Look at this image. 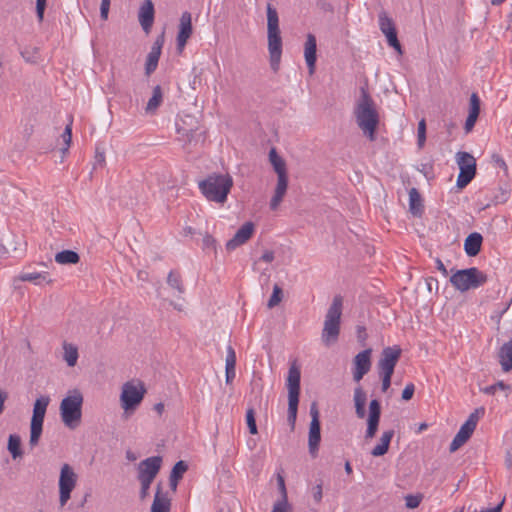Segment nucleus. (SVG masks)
Returning a JSON list of instances; mask_svg holds the SVG:
<instances>
[{
	"label": "nucleus",
	"instance_id": "nucleus-1",
	"mask_svg": "<svg viewBox=\"0 0 512 512\" xmlns=\"http://www.w3.org/2000/svg\"><path fill=\"white\" fill-rule=\"evenodd\" d=\"M354 115L358 127L370 141L375 140V132L379 124V114L374 100L366 88L361 87L360 97L354 108Z\"/></svg>",
	"mask_w": 512,
	"mask_h": 512
},
{
	"label": "nucleus",
	"instance_id": "nucleus-2",
	"mask_svg": "<svg viewBox=\"0 0 512 512\" xmlns=\"http://www.w3.org/2000/svg\"><path fill=\"white\" fill-rule=\"evenodd\" d=\"M267 30L270 67L274 72H277L280 68L282 56V39L277 11L270 4L267 6Z\"/></svg>",
	"mask_w": 512,
	"mask_h": 512
},
{
	"label": "nucleus",
	"instance_id": "nucleus-3",
	"mask_svg": "<svg viewBox=\"0 0 512 512\" xmlns=\"http://www.w3.org/2000/svg\"><path fill=\"white\" fill-rule=\"evenodd\" d=\"M84 397L80 390H69L60 403V417L63 424L69 429H76L82 419V405Z\"/></svg>",
	"mask_w": 512,
	"mask_h": 512
},
{
	"label": "nucleus",
	"instance_id": "nucleus-4",
	"mask_svg": "<svg viewBox=\"0 0 512 512\" xmlns=\"http://www.w3.org/2000/svg\"><path fill=\"white\" fill-rule=\"evenodd\" d=\"M342 310L343 298L340 295H336L326 312L321 333V340L326 346H330L336 343L338 340L340 334Z\"/></svg>",
	"mask_w": 512,
	"mask_h": 512
},
{
	"label": "nucleus",
	"instance_id": "nucleus-5",
	"mask_svg": "<svg viewBox=\"0 0 512 512\" xmlns=\"http://www.w3.org/2000/svg\"><path fill=\"white\" fill-rule=\"evenodd\" d=\"M232 184L228 175H210L199 182V189L209 201L224 203Z\"/></svg>",
	"mask_w": 512,
	"mask_h": 512
},
{
	"label": "nucleus",
	"instance_id": "nucleus-6",
	"mask_svg": "<svg viewBox=\"0 0 512 512\" xmlns=\"http://www.w3.org/2000/svg\"><path fill=\"white\" fill-rule=\"evenodd\" d=\"M487 281V276L476 267L456 270L450 277V282L455 289L465 292L482 286Z\"/></svg>",
	"mask_w": 512,
	"mask_h": 512
},
{
	"label": "nucleus",
	"instance_id": "nucleus-7",
	"mask_svg": "<svg viewBox=\"0 0 512 512\" xmlns=\"http://www.w3.org/2000/svg\"><path fill=\"white\" fill-rule=\"evenodd\" d=\"M145 393L146 388L141 381L131 380L124 383L120 394V404L124 412H134L141 404Z\"/></svg>",
	"mask_w": 512,
	"mask_h": 512
},
{
	"label": "nucleus",
	"instance_id": "nucleus-8",
	"mask_svg": "<svg viewBox=\"0 0 512 512\" xmlns=\"http://www.w3.org/2000/svg\"><path fill=\"white\" fill-rule=\"evenodd\" d=\"M269 160L278 175V183L275 193L270 201V208L272 210H276L286 193L288 182L286 177L285 161L277 154L275 148L270 149Z\"/></svg>",
	"mask_w": 512,
	"mask_h": 512
},
{
	"label": "nucleus",
	"instance_id": "nucleus-9",
	"mask_svg": "<svg viewBox=\"0 0 512 512\" xmlns=\"http://www.w3.org/2000/svg\"><path fill=\"white\" fill-rule=\"evenodd\" d=\"M49 403L50 398L48 396H40L34 403L30 424L29 444L31 447H35L39 443L43 431L44 417Z\"/></svg>",
	"mask_w": 512,
	"mask_h": 512
},
{
	"label": "nucleus",
	"instance_id": "nucleus-10",
	"mask_svg": "<svg viewBox=\"0 0 512 512\" xmlns=\"http://www.w3.org/2000/svg\"><path fill=\"white\" fill-rule=\"evenodd\" d=\"M77 482L78 475L74 468L68 463L63 464L58 479L59 504L61 507H64L71 499V494L76 488Z\"/></svg>",
	"mask_w": 512,
	"mask_h": 512
},
{
	"label": "nucleus",
	"instance_id": "nucleus-11",
	"mask_svg": "<svg viewBox=\"0 0 512 512\" xmlns=\"http://www.w3.org/2000/svg\"><path fill=\"white\" fill-rule=\"evenodd\" d=\"M456 162L459 167V174L456 185L459 188L466 187L476 175V159L468 152H457Z\"/></svg>",
	"mask_w": 512,
	"mask_h": 512
},
{
	"label": "nucleus",
	"instance_id": "nucleus-12",
	"mask_svg": "<svg viewBox=\"0 0 512 512\" xmlns=\"http://www.w3.org/2000/svg\"><path fill=\"white\" fill-rule=\"evenodd\" d=\"M301 373L295 363L290 364V421H295L299 403Z\"/></svg>",
	"mask_w": 512,
	"mask_h": 512
},
{
	"label": "nucleus",
	"instance_id": "nucleus-13",
	"mask_svg": "<svg viewBox=\"0 0 512 512\" xmlns=\"http://www.w3.org/2000/svg\"><path fill=\"white\" fill-rule=\"evenodd\" d=\"M401 356V349L399 346L386 347L381 353L378 362L379 374H392L394 373L395 366Z\"/></svg>",
	"mask_w": 512,
	"mask_h": 512
},
{
	"label": "nucleus",
	"instance_id": "nucleus-14",
	"mask_svg": "<svg viewBox=\"0 0 512 512\" xmlns=\"http://www.w3.org/2000/svg\"><path fill=\"white\" fill-rule=\"evenodd\" d=\"M310 415L312 419L309 429L308 445L310 454L312 456H315L318 451V446L321 440L319 411L316 403H312L310 407Z\"/></svg>",
	"mask_w": 512,
	"mask_h": 512
},
{
	"label": "nucleus",
	"instance_id": "nucleus-15",
	"mask_svg": "<svg viewBox=\"0 0 512 512\" xmlns=\"http://www.w3.org/2000/svg\"><path fill=\"white\" fill-rule=\"evenodd\" d=\"M371 349H365L358 353L353 360V379L359 382L371 368Z\"/></svg>",
	"mask_w": 512,
	"mask_h": 512
},
{
	"label": "nucleus",
	"instance_id": "nucleus-16",
	"mask_svg": "<svg viewBox=\"0 0 512 512\" xmlns=\"http://www.w3.org/2000/svg\"><path fill=\"white\" fill-rule=\"evenodd\" d=\"M192 29V16L189 12L185 11L180 17L179 30L176 37L177 49L182 52L185 48L188 39L191 37Z\"/></svg>",
	"mask_w": 512,
	"mask_h": 512
},
{
	"label": "nucleus",
	"instance_id": "nucleus-17",
	"mask_svg": "<svg viewBox=\"0 0 512 512\" xmlns=\"http://www.w3.org/2000/svg\"><path fill=\"white\" fill-rule=\"evenodd\" d=\"M162 464L160 456L146 458L139 463L138 478L154 480Z\"/></svg>",
	"mask_w": 512,
	"mask_h": 512
},
{
	"label": "nucleus",
	"instance_id": "nucleus-18",
	"mask_svg": "<svg viewBox=\"0 0 512 512\" xmlns=\"http://www.w3.org/2000/svg\"><path fill=\"white\" fill-rule=\"evenodd\" d=\"M381 416V406L378 400L373 399L369 404V415L367 419V429L365 438L371 439L376 435Z\"/></svg>",
	"mask_w": 512,
	"mask_h": 512
},
{
	"label": "nucleus",
	"instance_id": "nucleus-19",
	"mask_svg": "<svg viewBox=\"0 0 512 512\" xmlns=\"http://www.w3.org/2000/svg\"><path fill=\"white\" fill-rule=\"evenodd\" d=\"M254 232V224L252 222L244 223L235 233V235L227 241L226 249L229 251L235 250L237 247L246 243Z\"/></svg>",
	"mask_w": 512,
	"mask_h": 512
},
{
	"label": "nucleus",
	"instance_id": "nucleus-20",
	"mask_svg": "<svg viewBox=\"0 0 512 512\" xmlns=\"http://www.w3.org/2000/svg\"><path fill=\"white\" fill-rule=\"evenodd\" d=\"M316 52V37L313 34L309 33L307 35L306 42L304 45V57L310 74H313L315 72V64L317 60Z\"/></svg>",
	"mask_w": 512,
	"mask_h": 512
},
{
	"label": "nucleus",
	"instance_id": "nucleus-21",
	"mask_svg": "<svg viewBox=\"0 0 512 512\" xmlns=\"http://www.w3.org/2000/svg\"><path fill=\"white\" fill-rule=\"evenodd\" d=\"M138 18L144 31H149L154 21V6L151 0H144L141 4Z\"/></svg>",
	"mask_w": 512,
	"mask_h": 512
},
{
	"label": "nucleus",
	"instance_id": "nucleus-22",
	"mask_svg": "<svg viewBox=\"0 0 512 512\" xmlns=\"http://www.w3.org/2000/svg\"><path fill=\"white\" fill-rule=\"evenodd\" d=\"M485 409L483 407L475 409L468 417V419L461 425L458 433L467 437L468 439L473 434L479 419L484 415Z\"/></svg>",
	"mask_w": 512,
	"mask_h": 512
},
{
	"label": "nucleus",
	"instance_id": "nucleus-23",
	"mask_svg": "<svg viewBox=\"0 0 512 512\" xmlns=\"http://www.w3.org/2000/svg\"><path fill=\"white\" fill-rule=\"evenodd\" d=\"M483 237L478 232H473L467 236L464 242V250L468 256H476L482 245Z\"/></svg>",
	"mask_w": 512,
	"mask_h": 512
},
{
	"label": "nucleus",
	"instance_id": "nucleus-24",
	"mask_svg": "<svg viewBox=\"0 0 512 512\" xmlns=\"http://www.w3.org/2000/svg\"><path fill=\"white\" fill-rule=\"evenodd\" d=\"M236 353L231 345L227 347L225 359L226 383H231L236 376Z\"/></svg>",
	"mask_w": 512,
	"mask_h": 512
},
{
	"label": "nucleus",
	"instance_id": "nucleus-25",
	"mask_svg": "<svg viewBox=\"0 0 512 512\" xmlns=\"http://www.w3.org/2000/svg\"><path fill=\"white\" fill-rule=\"evenodd\" d=\"M277 485L282 494V500L274 504L271 512H288V496L285 486V479L280 472L277 473Z\"/></svg>",
	"mask_w": 512,
	"mask_h": 512
},
{
	"label": "nucleus",
	"instance_id": "nucleus-26",
	"mask_svg": "<svg viewBox=\"0 0 512 512\" xmlns=\"http://www.w3.org/2000/svg\"><path fill=\"white\" fill-rule=\"evenodd\" d=\"M394 436V430H386L382 433L380 442L372 450L371 455L374 457L383 456L387 453L391 439Z\"/></svg>",
	"mask_w": 512,
	"mask_h": 512
},
{
	"label": "nucleus",
	"instance_id": "nucleus-27",
	"mask_svg": "<svg viewBox=\"0 0 512 512\" xmlns=\"http://www.w3.org/2000/svg\"><path fill=\"white\" fill-rule=\"evenodd\" d=\"M170 507V499L166 494H163L160 487H158L151 506V512H170Z\"/></svg>",
	"mask_w": 512,
	"mask_h": 512
},
{
	"label": "nucleus",
	"instance_id": "nucleus-28",
	"mask_svg": "<svg viewBox=\"0 0 512 512\" xmlns=\"http://www.w3.org/2000/svg\"><path fill=\"white\" fill-rule=\"evenodd\" d=\"M161 55V45L158 43H155L150 52L148 53L146 64H145V72L147 75H150L152 72H154L157 68L159 58Z\"/></svg>",
	"mask_w": 512,
	"mask_h": 512
},
{
	"label": "nucleus",
	"instance_id": "nucleus-29",
	"mask_svg": "<svg viewBox=\"0 0 512 512\" xmlns=\"http://www.w3.org/2000/svg\"><path fill=\"white\" fill-rule=\"evenodd\" d=\"M163 101V93L162 89L159 85L155 86L152 91V96L147 102V105L145 107V111L148 114H153L156 112V110L159 108Z\"/></svg>",
	"mask_w": 512,
	"mask_h": 512
},
{
	"label": "nucleus",
	"instance_id": "nucleus-30",
	"mask_svg": "<svg viewBox=\"0 0 512 512\" xmlns=\"http://www.w3.org/2000/svg\"><path fill=\"white\" fill-rule=\"evenodd\" d=\"M500 364L504 371L512 369V341L505 343L499 352Z\"/></svg>",
	"mask_w": 512,
	"mask_h": 512
},
{
	"label": "nucleus",
	"instance_id": "nucleus-31",
	"mask_svg": "<svg viewBox=\"0 0 512 512\" xmlns=\"http://www.w3.org/2000/svg\"><path fill=\"white\" fill-rule=\"evenodd\" d=\"M409 209L414 216H420L423 212L421 196L416 188L409 191Z\"/></svg>",
	"mask_w": 512,
	"mask_h": 512
},
{
	"label": "nucleus",
	"instance_id": "nucleus-32",
	"mask_svg": "<svg viewBox=\"0 0 512 512\" xmlns=\"http://www.w3.org/2000/svg\"><path fill=\"white\" fill-rule=\"evenodd\" d=\"M79 354L76 345L68 342L63 343V359L69 367H74L77 363Z\"/></svg>",
	"mask_w": 512,
	"mask_h": 512
},
{
	"label": "nucleus",
	"instance_id": "nucleus-33",
	"mask_svg": "<svg viewBox=\"0 0 512 512\" xmlns=\"http://www.w3.org/2000/svg\"><path fill=\"white\" fill-rule=\"evenodd\" d=\"M188 466L184 461H178L170 474V486L172 490L177 489L178 481L182 478L183 474L186 472Z\"/></svg>",
	"mask_w": 512,
	"mask_h": 512
},
{
	"label": "nucleus",
	"instance_id": "nucleus-34",
	"mask_svg": "<svg viewBox=\"0 0 512 512\" xmlns=\"http://www.w3.org/2000/svg\"><path fill=\"white\" fill-rule=\"evenodd\" d=\"M79 260L78 253L72 250H63L55 255V261L59 264H77Z\"/></svg>",
	"mask_w": 512,
	"mask_h": 512
},
{
	"label": "nucleus",
	"instance_id": "nucleus-35",
	"mask_svg": "<svg viewBox=\"0 0 512 512\" xmlns=\"http://www.w3.org/2000/svg\"><path fill=\"white\" fill-rule=\"evenodd\" d=\"M7 449L13 459H17L22 456L21 438L19 435L11 434L9 436Z\"/></svg>",
	"mask_w": 512,
	"mask_h": 512
},
{
	"label": "nucleus",
	"instance_id": "nucleus-36",
	"mask_svg": "<svg viewBox=\"0 0 512 512\" xmlns=\"http://www.w3.org/2000/svg\"><path fill=\"white\" fill-rule=\"evenodd\" d=\"M167 284L172 289L176 290L179 295L185 292L182 284L181 276L178 272L171 270L167 276Z\"/></svg>",
	"mask_w": 512,
	"mask_h": 512
},
{
	"label": "nucleus",
	"instance_id": "nucleus-37",
	"mask_svg": "<svg viewBox=\"0 0 512 512\" xmlns=\"http://www.w3.org/2000/svg\"><path fill=\"white\" fill-rule=\"evenodd\" d=\"M19 278H20L21 281L33 282L36 285H39L41 283V281L50 282V280L47 279L48 278V274L46 272H27V273H22L19 276Z\"/></svg>",
	"mask_w": 512,
	"mask_h": 512
},
{
	"label": "nucleus",
	"instance_id": "nucleus-38",
	"mask_svg": "<svg viewBox=\"0 0 512 512\" xmlns=\"http://www.w3.org/2000/svg\"><path fill=\"white\" fill-rule=\"evenodd\" d=\"M379 27L384 35L396 31L393 20L385 12L379 14Z\"/></svg>",
	"mask_w": 512,
	"mask_h": 512
},
{
	"label": "nucleus",
	"instance_id": "nucleus-39",
	"mask_svg": "<svg viewBox=\"0 0 512 512\" xmlns=\"http://www.w3.org/2000/svg\"><path fill=\"white\" fill-rule=\"evenodd\" d=\"M282 295H283L282 289L277 284L274 285L273 292H272L270 299L268 300L267 306L269 308H273V307L277 306L281 302Z\"/></svg>",
	"mask_w": 512,
	"mask_h": 512
},
{
	"label": "nucleus",
	"instance_id": "nucleus-40",
	"mask_svg": "<svg viewBox=\"0 0 512 512\" xmlns=\"http://www.w3.org/2000/svg\"><path fill=\"white\" fill-rule=\"evenodd\" d=\"M422 499V494H409L405 496V505L409 509H415L420 505Z\"/></svg>",
	"mask_w": 512,
	"mask_h": 512
},
{
	"label": "nucleus",
	"instance_id": "nucleus-41",
	"mask_svg": "<svg viewBox=\"0 0 512 512\" xmlns=\"http://www.w3.org/2000/svg\"><path fill=\"white\" fill-rule=\"evenodd\" d=\"M497 390L510 391V386L505 384L503 381H498L493 385L485 387L482 391L485 394L494 395Z\"/></svg>",
	"mask_w": 512,
	"mask_h": 512
},
{
	"label": "nucleus",
	"instance_id": "nucleus-42",
	"mask_svg": "<svg viewBox=\"0 0 512 512\" xmlns=\"http://www.w3.org/2000/svg\"><path fill=\"white\" fill-rule=\"evenodd\" d=\"M480 98L477 93H472L469 102V113L479 115L480 113Z\"/></svg>",
	"mask_w": 512,
	"mask_h": 512
},
{
	"label": "nucleus",
	"instance_id": "nucleus-43",
	"mask_svg": "<svg viewBox=\"0 0 512 512\" xmlns=\"http://www.w3.org/2000/svg\"><path fill=\"white\" fill-rule=\"evenodd\" d=\"M62 138L65 143V147L62 150L63 153H65L68 151L72 139V120L66 125L62 133Z\"/></svg>",
	"mask_w": 512,
	"mask_h": 512
},
{
	"label": "nucleus",
	"instance_id": "nucleus-44",
	"mask_svg": "<svg viewBox=\"0 0 512 512\" xmlns=\"http://www.w3.org/2000/svg\"><path fill=\"white\" fill-rule=\"evenodd\" d=\"M246 422H247V426H248L249 432L251 434H256L257 433V425H256V420H255L253 409L247 410V412H246Z\"/></svg>",
	"mask_w": 512,
	"mask_h": 512
},
{
	"label": "nucleus",
	"instance_id": "nucleus-45",
	"mask_svg": "<svg viewBox=\"0 0 512 512\" xmlns=\"http://www.w3.org/2000/svg\"><path fill=\"white\" fill-rule=\"evenodd\" d=\"M389 46L393 47L398 53L402 54L401 44L397 38V32H390L385 35Z\"/></svg>",
	"mask_w": 512,
	"mask_h": 512
},
{
	"label": "nucleus",
	"instance_id": "nucleus-46",
	"mask_svg": "<svg viewBox=\"0 0 512 512\" xmlns=\"http://www.w3.org/2000/svg\"><path fill=\"white\" fill-rule=\"evenodd\" d=\"M138 479H139L140 484H141V489H140V492H139V496H140V499L144 500L149 495V489H150V486H151L153 480L143 479V478H138Z\"/></svg>",
	"mask_w": 512,
	"mask_h": 512
},
{
	"label": "nucleus",
	"instance_id": "nucleus-47",
	"mask_svg": "<svg viewBox=\"0 0 512 512\" xmlns=\"http://www.w3.org/2000/svg\"><path fill=\"white\" fill-rule=\"evenodd\" d=\"M418 146L423 147L426 141V122L424 119L418 123Z\"/></svg>",
	"mask_w": 512,
	"mask_h": 512
},
{
	"label": "nucleus",
	"instance_id": "nucleus-48",
	"mask_svg": "<svg viewBox=\"0 0 512 512\" xmlns=\"http://www.w3.org/2000/svg\"><path fill=\"white\" fill-rule=\"evenodd\" d=\"M196 131L197 130H194V129L187 130L183 127L177 126L178 134L181 135L187 143L192 142V140L194 139V137L196 135Z\"/></svg>",
	"mask_w": 512,
	"mask_h": 512
},
{
	"label": "nucleus",
	"instance_id": "nucleus-49",
	"mask_svg": "<svg viewBox=\"0 0 512 512\" xmlns=\"http://www.w3.org/2000/svg\"><path fill=\"white\" fill-rule=\"evenodd\" d=\"M354 403L355 405H365L366 404V393L359 386L354 390Z\"/></svg>",
	"mask_w": 512,
	"mask_h": 512
},
{
	"label": "nucleus",
	"instance_id": "nucleus-50",
	"mask_svg": "<svg viewBox=\"0 0 512 512\" xmlns=\"http://www.w3.org/2000/svg\"><path fill=\"white\" fill-rule=\"evenodd\" d=\"M479 115L468 113L467 119L465 121L464 129L466 133H469L473 130L475 123L478 119Z\"/></svg>",
	"mask_w": 512,
	"mask_h": 512
},
{
	"label": "nucleus",
	"instance_id": "nucleus-51",
	"mask_svg": "<svg viewBox=\"0 0 512 512\" xmlns=\"http://www.w3.org/2000/svg\"><path fill=\"white\" fill-rule=\"evenodd\" d=\"M47 0H36V14L38 20L41 22L44 18Z\"/></svg>",
	"mask_w": 512,
	"mask_h": 512
},
{
	"label": "nucleus",
	"instance_id": "nucleus-52",
	"mask_svg": "<svg viewBox=\"0 0 512 512\" xmlns=\"http://www.w3.org/2000/svg\"><path fill=\"white\" fill-rule=\"evenodd\" d=\"M356 335H357V339L358 341L364 345L367 338H368V334L366 332V328L365 326H362V325H358L357 328H356Z\"/></svg>",
	"mask_w": 512,
	"mask_h": 512
},
{
	"label": "nucleus",
	"instance_id": "nucleus-53",
	"mask_svg": "<svg viewBox=\"0 0 512 512\" xmlns=\"http://www.w3.org/2000/svg\"><path fill=\"white\" fill-rule=\"evenodd\" d=\"M415 391V386L413 383H409L405 386L404 390L402 391V399L405 401L410 400L413 397Z\"/></svg>",
	"mask_w": 512,
	"mask_h": 512
},
{
	"label": "nucleus",
	"instance_id": "nucleus-54",
	"mask_svg": "<svg viewBox=\"0 0 512 512\" xmlns=\"http://www.w3.org/2000/svg\"><path fill=\"white\" fill-rule=\"evenodd\" d=\"M111 0H102L100 6V16L103 20L108 19Z\"/></svg>",
	"mask_w": 512,
	"mask_h": 512
},
{
	"label": "nucleus",
	"instance_id": "nucleus-55",
	"mask_svg": "<svg viewBox=\"0 0 512 512\" xmlns=\"http://www.w3.org/2000/svg\"><path fill=\"white\" fill-rule=\"evenodd\" d=\"M380 377L382 380L381 389L383 392H386L391 385L392 374H380Z\"/></svg>",
	"mask_w": 512,
	"mask_h": 512
},
{
	"label": "nucleus",
	"instance_id": "nucleus-56",
	"mask_svg": "<svg viewBox=\"0 0 512 512\" xmlns=\"http://www.w3.org/2000/svg\"><path fill=\"white\" fill-rule=\"evenodd\" d=\"M104 163H105L104 152H100L98 149H96L94 168L96 166H103Z\"/></svg>",
	"mask_w": 512,
	"mask_h": 512
},
{
	"label": "nucleus",
	"instance_id": "nucleus-57",
	"mask_svg": "<svg viewBox=\"0 0 512 512\" xmlns=\"http://www.w3.org/2000/svg\"><path fill=\"white\" fill-rule=\"evenodd\" d=\"M313 498L316 502H320L322 500V484H317L313 488Z\"/></svg>",
	"mask_w": 512,
	"mask_h": 512
},
{
	"label": "nucleus",
	"instance_id": "nucleus-58",
	"mask_svg": "<svg viewBox=\"0 0 512 512\" xmlns=\"http://www.w3.org/2000/svg\"><path fill=\"white\" fill-rule=\"evenodd\" d=\"M355 411L358 418L362 419L366 415L365 405H355Z\"/></svg>",
	"mask_w": 512,
	"mask_h": 512
},
{
	"label": "nucleus",
	"instance_id": "nucleus-59",
	"mask_svg": "<svg viewBox=\"0 0 512 512\" xmlns=\"http://www.w3.org/2000/svg\"><path fill=\"white\" fill-rule=\"evenodd\" d=\"M436 267L443 274V276H448V270L440 259H436Z\"/></svg>",
	"mask_w": 512,
	"mask_h": 512
},
{
	"label": "nucleus",
	"instance_id": "nucleus-60",
	"mask_svg": "<svg viewBox=\"0 0 512 512\" xmlns=\"http://www.w3.org/2000/svg\"><path fill=\"white\" fill-rule=\"evenodd\" d=\"M503 504H504V499L497 506L490 508V509L482 510L481 512H501Z\"/></svg>",
	"mask_w": 512,
	"mask_h": 512
},
{
	"label": "nucleus",
	"instance_id": "nucleus-61",
	"mask_svg": "<svg viewBox=\"0 0 512 512\" xmlns=\"http://www.w3.org/2000/svg\"><path fill=\"white\" fill-rule=\"evenodd\" d=\"M461 446H462V444H460L458 441H456V440L453 438L452 442L450 443L449 450H450V452H455V451H457Z\"/></svg>",
	"mask_w": 512,
	"mask_h": 512
},
{
	"label": "nucleus",
	"instance_id": "nucleus-62",
	"mask_svg": "<svg viewBox=\"0 0 512 512\" xmlns=\"http://www.w3.org/2000/svg\"><path fill=\"white\" fill-rule=\"evenodd\" d=\"M260 259L269 263L274 259V256L272 252H265Z\"/></svg>",
	"mask_w": 512,
	"mask_h": 512
},
{
	"label": "nucleus",
	"instance_id": "nucleus-63",
	"mask_svg": "<svg viewBox=\"0 0 512 512\" xmlns=\"http://www.w3.org/2000/svg\"><path fill=\"white\" fill-rule=\"evenodd\" d=\"M454 439L458 441L460 444H464L467 442L468 438L463 436L462 434L458 433L455 435Z\"/></svg>",
	"mask_w": 512,
	"mask_h": 512
},
{
	"label": "nucleus",
	"instance_id": "nucleus-64",
	"mask_svg": "<svg viewBox=\"0 0 512 512\" xmlns=\"http://www.w3.org/2000/svg\"><path fill=\"white\" fill-rule=\"evenodd\" d=\"M7 398V393L0 390V412L3 410L4 402Z\"/></svg>",
	"mask_w": 512,
	"mask_h": 512
}]
</instances>
